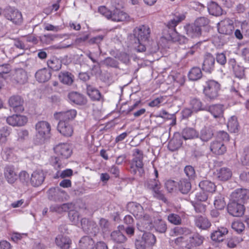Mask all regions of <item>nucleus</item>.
<instances>
[{"label":"nucleus","mask_w":249,"mask_h":249,"mask_svg":"<svg viewBox=\"0 0 249 249\" xmlns=\"http://www.w3.org/2000/svg\"><path fill=\"white\" fill-rule=\"evenodd\" d=\"M68 98L70 101L74 104L82 105L87 103L86 98L82 94L77 92H71L68 95Z\"/></svg>","instance_id":"obj_27"},{"label":"nucleus","mask_w":249,"mask_h":249,"mask_svg":"<svg viewBox=\"0 0 249 249\" xmlns=\"http://www.w3.org/2000/svg\"><path fill=\"white\" fill-rule=\"evenodd\" d=\"M94 246V241L89 236H83L78 243V247L80 249H92Z\"/></svg>","instance_id":"obj_29"},{"label":"nucleus","mask_w":249,"mask_h":249,"mask_svg":"<svg viewBox=\"0 0 249 249\" xmlns=\"http://www.w3.org/2000/svg\"><path fill=\"white\" fill-rule=\"evenodd\" d=\"M55 153L62 159H68L72 154L71 146L68 143H61L54 148Z\"/></svg>","instance_id":"obj_9"},{"label":"nucleus","mask_w":249,"mask_h":249,"mask_svg":"<svg viewBox=\"0 0 249 249\" xmlns=\"http://www.w3.org/2000/svg\"><path fill=\"white\" fill-rule=\"evenodd\" d=\"M203 241V237L198 234H194L189 238V242L185 246L186 249H194L201 245Z\"/></svg>","instance_id":"obj_23"},{"label":"nucleus","mask_w":249,"mask_h":249,"mask_svg":"<svg viewBox=\"0 0 249 249\" xmlns=\"http://www.w3.org/2000/svg\"><path fill=\"white\" fill-rule=\"evenodd\" d=\"M185 29L187 35L191 37H198L201 35V28L199 27L196 26L194 23L186 26Z\"/></svg>","instance_id":"obj_33"},{"label":"nucleus","mask_w":249,"mask_h":249,"mask_svg":"<svg viewBox=\"0 0 249 249\" xmlns=\"http://www.w3.org/2000/svg\"><path fill=\"white\" fill-rule=\"evenodd\" d=\"M215 58L211 54L206 55L202 65V70L204 71L211 73L214 69Z\"/></svg>","instance_id":"obj_20"},{"label":"nucleus","mask_w":249,"mask_h":249,"mask_svg":"<svg viewBox=\"0 0 249 249\" xmlns=\"http://www.w3.org/2000/svg\"><path fill=\"white\" fill-rule=\"evenodd\" d=\"M13 79L17 83L24 84L27 81V73L22 69L16 70Z\"/></svg>","instance_id":"obj_32"},{"label":"nucleus","mask_w":249,"mask_h":249,"mask_svg":"<svg viewBox=\"0 0 249 249\" xmlns=\"http://www.w3.org/2000/svg\"><path fill=\"white\" fill-rule=\"evenodd\" d=\"M19 178L20 180L23 183L27 184L30 183V176L25 171H22L19 173Z\"/></svg>","instance_id":"obj_64"},{"label":"nucleus","mask_w":249,"mask_h":249,"mask_svg":"<svg viewBox=\"0 0 249 249\" xmlns=\"http://www.w3.org/2000/svg\"><path fill=\"white\" fill-rule=\"evenodd\" d=\"M59 78L63 84L70 85L73 81V75L68 71H62L59 74Z\"/></svg>","instance_id":"obj_43"},{"label":"nucleus","mask_w":249,"mask_h":249,"mask_svg":"<svg viewBox=\"0 0 249 249\" xmlns=\"http://www.w3.org/2000/svg\"><path fill=\"white\" fill-rule=\"evenodd\" d=\"M51 76L50 72L46 68L37 71L35 74L36 80L39 82H45L50 79Z\"/></svg>","instance_id":"obj_34"},{"label":"nucleus","mask_w":249,"mask_h":249,"mask_svg":"<svg viewBox=\"0 0 249 249\" xmlns=\"http://www.w3.org/2000/svg\"><path fill=\"white\" fill-rule=\"evenodd\" d=\"M87 92L88 95L93 100H99L101 97L100 91L91 85L87 86Z\"/></svg>","instance_id":"obj_42"},{"label":"nucleus","mask_w":249,"mask_h":249,"mask_svg":"<svg viewBox=\"0 0 249 249\" xmlns=\"http://www.w3.org/2000/svg\"><path fill=\"white\" fill-rule=\"evenodd\" d=\"M208 10L210 14L214 16H219L222 14V9L217 3L211 1L208 5Z\"/></svg>","instance_id":"obj_38"},{"label":"nucleus","mask_w":249,"mask_h":249,"mask_svg":"<svg viewBox=\"0 0 249 249\" xmlns=\"http://www.w3.org/2000/svg\"><path fill=\"white\" fill-rule=\"evenodd\" d=\"M135 246L137 249H150L142 237L141 239L136 241Z\"/></svg>","instance_id":"obj_63"},{"label":"nucleus","mask_w":249,"mask_h":249,"mask_svg":"<svg viewBox=\"0 0 249 249\" xmlns=\"http://www.w3.org/2000/svg\"><path fill=\"white\" fill-rule=\"evenodd\" d=\"M147 186L149 189L153 191V195L155 197L166 202V199L160 190V185L158 180L155 179L148 181L147 183Z\"/></svg>","instance_id":"obj_12"},{"label":"nucleus","mask_w":249,"mask_h":249,"mask_svg":"<svg viewBox=\"0 0 249 249\" xmlns=\"http://www.w3.org/2000/svg\"><path fill=\"white\" fill-rule=\"evenodd\" d=\"M45 177L46 175L42 170H35L31 175L30 183L32 186L37 187L43 183Z\"/></svg>","instance_id":"obj_11"},{"label":"nucleus","mask_w":249,"mask_h":249,"mask_svg":"<svg viewBox=\"0 0 249 249\" xmlns=\"http://www.w3.org/2000/svg\"><path fill=\"white\" fill-rule=\"evenodd\" d=\"M228 231L226 228L221 227L211 234V239L215 241H223V236L228 233Z\"/></svg>","instance_id":"obj_40"},{"label":"nucleus","mask_w":249,"mask_h":249,"mask_svg":"<svg viewBox=\"0 0 249 249\" xmlns=\"http://www.w3.org/2000/svg\"><path fill=\"white\" fill-rule=\"evenodd\" d=\"M185 16L183 14H177L175 15L167 24V27L169 35L164 38L168 40H172L174 42H178L179 44L185 43L187 41V39L183 36L179 35L176 32L175 28L181 21L185 19Z\"/></svg>","instance_id":"obj_1"},{"label":"nucleus","mask_w":249,"mask_h":249,"mask_svg":"<svg viewBox=\"0 0 249 249\" xmlns=\"http://www.w3.org/2000/svg\"><path fill=\"white\" fill-rule=\"evenodd\" d=\"M227 127L231 132L236 133L237 132L239 124L236 116H232L229 119L227 123Z\"/></svg>","instance_id":"obj_45"},{"label":"nucleus","mask_w":249,"mask_h":249,"mask_svg":"<svg viewBox=\"0 0 249 249\" xmlns=\"http://www.w3.org/2000/svg\"><path fill=\"white\" fill-rule=\"evenodd\" d=\"M4 17L15 24H19L22 21V16L20 11L12 7L5 9L3 12Z\"/></svg>","instance_id":"obj_6"},{"label":"nucleus","mask_w":249,"mask_h":249,"mask_svg":"<svg viewBox=\"0 0 249 249\" xmlns=\"http://www.w3.org/2000/svg\"><path fill=\"white\" fill-rule=\"evenodd\" d=\"M27 120L26 117L20 115H13L6 119L7 123L13 126H23L26 124Z\"/></svg>","instance_id":"obj_16"},{"label":"nucleus","mask_w":249,"mask_h":249,"mask_svg":"<svg viewBox=\"0 0 249 249\" xmlns=\"http://www.w3.org/2000/svg\"><path fill=\"white\" fill-rule=\"evenodd\" d=\"M217 27L220 34L226 35H232L234 30L233 24L231 23L228 20H223L218 23Z\"/></svg>","instance_id":"obj_15"},{"label":"nucleus","mask_w":249,"mask_h":249,"mask_svg":"<svg viewBox=\"0 0 249 249\" xmlns=\"http://www.w3.org/2000/svg\"><path fill=\"white\" fill-rule=\"evenodd\" d=\"M213 135V129L209 127H205L201 130L199 138L202 141L207 142L212 139Z\"/></svg>","instance_id":"obj_41"},{"label":"nucleus","mask_w":249,"mask_h":249,"mask_svg":"<svg viewBox=\"0 0 249 249\" xmlns=\"http://www.w3.org/2000/svg\"><path fill=\"white\" fill-rule=\"evenodd\" d=\"M138 219L140 220V223H137V226L141 224L145 229L150 228L152 222V219L149 215L145 213L144 212L142 214V217L138 218Z\"/></svg>","instance_id":"obj_44"},{"label":"nucleus","mask_w":249,"mask_h":249,"mask_svg":"<svg viewBox=\"0 0 249 249\" xmlns=\"http://www.w3.org/2000/svg\"><path fill=\"white\" fill-rule=\"evenodd\" d=\"M56 35L53 34H47L42 36L40 37L41 42L45 44H50L56 37Z\"/></svg>","instance_id":"obj_55"},{"label":"nucleus","mask_w":249,"mask_h":249,"mask_svg":"<svg viewBox=\"0 0 249 249\" xmlns=\"http://www.w3.org/2000/svg\"><path fill=\"white\" fill-rule=\"evenodd\" d=\"M73 205L71 203H66L61 205L53 204L50 206V211L58 213L66 212L73 208Z\"/></svg>","instance_id":"obj_21"},{"label":"nucleus","mask_w":249,"mask_h":249,"mask_svg":"<svg viewBox=\"0 0 249 249\" xmlns=\"http://www.w3.org/2000/svg\"><path fill=\"white\" fill-rule=\"evenodd\" d=\"M198 132L193 128L186 127L182 132L181 137L185 140L193 139L198 138Z\"/></svg>","instance_id":"obj_36"},{"label":"nucleus","mask_w":249,"mask_h":249,"mask_svg":"<svg viewBox=\"0 0 249 249\" xmlns=\"http://www.w3.org/2000/svg\"><path fill=\"white\" fill-rule=\"evenodd\" d=\"M191 233V231L185 227H176L171 230L170 235L172 236H186Z\"/></svg>","instance_id":"obj_39"},{"label":"nucleus","mask_w":249,"mask_h":249,"mask_svg":"<svg viewBox=\"0 0 249 249\" xmlns=\"http://www.w3.org/2000/svg\"><path fill=\"white\" fill-rule=\"evenodd\" d=\"M202 72L198 67H193L188 73V78L190 80L195 81L199 79L202 77Z\"/></svg>","instance_id":"obj_46"},{"label":"nucleus","mask_w":249,"mask_h":249,"mask_svg":"<svg viewBox=\"0 0 249 249\" xmlns=\"http://www.w3.org/2000/svg\"><path fill=\"white\" fill-rule=\"evenodd\" d=\"M205 111L211 113L215 118H220L223 116L224 107L221 104L213 105L207 106Z\"/></svg>","instance_id":"obj_25"},{"label":"nucleus","mask_w":249,"mask_h":249,"mask_svg":"<svg viewBox=\"0 0 249 249\" xmlns=\"http://www.w3.org/2000/svg\"><path fill=\"white\" fill-rule=\"evenodd\" d=\"M199 187L202 191L213 193L216 190V185L214 182L209 180H203L199 183Z\"/></svg>","instance_id":"obj_31"},{"label":"nucleus","mask_w":249,"mask_h":249,"mask_svg":"<svg viewBox=\"0 0 249 249\" xmlns=\"http://www.w3.org/2000/svg\"><path fill=\"white\" fill-rule=\"evenodd\" d=\"M211 151L215 155H222L226 151V148L223 142L215 140L211 143Z\"/></svg>","instance_id":"obj_22"},{"label":"nucleus","mask_w":249,"mask_h":249,"mask_svg":"<svg viewBox=\"0 0 249 249\" xmlns=\"http://www.w3.org/2000/svg\"><path fill=\"white\" fill-rule=\"evenodd\" d=\"M23 100L18 95L11 96L9 99V106L15 112H21L23 110Z\"/></svg>","instance_id":"obj_18"},{"label":"nucleus","mask_w":249,"mask_h":249,"mask_svg":"<svg viewBox=\"0 0 249 249\" xmlns=\"http://www.w3.org/2000/svg\"><path fill=\"white\" fill-rule=\"evenodd\" d=\"M55 243L60 249H70L72 241L69 237L59 234L55 237Z\"/></svg>","instance_id":"obj_17"},{"label":"nucleus","mask_w":249,"mask_h":249,"mask_svg":"<svg viewBox=\"0 0 249 249\" xmlns=\"http://www.w3.org/2000/svg\"><path fill=\"white\" fill-rule=\"evenodd\" d=\"M179 191L184 194L188 193L191 188L190 182L187 179H182L178 183Z\"/></svg>","instance_id":"obj_49"},{"label":"nucleus","mask_w":249,"mask_h":249,"mask_svg":"<svg viewBox=\"0 0 249 249\" xmlns=\"http://www.w3.org/2000/svg\"><path fill=\"white\" fill-rule=\"evenodd\" d=\"M127 210L136 218L142 217L143 211V207L139 203L130 202L127 205Z\"/></svg>","instance_id":"obj_19"},{"label":"nucleus","mask_w":249,"mask_h":249,"mask_svg":"<svg viewBox=\"0 0 249 249\" xmlns=\"http://www.w3.org/2000/svg\"><path fill=\"white\" fill-rule=\"evenodd\" d=\"M195 223L197 227L202 230H207L211 226V224L208 219L202 216H196Z\"/></svg>","instance_id":"obj_35"},{"label":"nucleus","mask_w":249,"mask_h":249,"mask_svg":"<svg viewBox=\"0 0 249 249\" xmlns=\"http://www.w3.org/2000/svg\"><path fill=\"white\" fill-rule=\"evenodd\" d=\"M88 227V231H85V232L93 235H96L99 232V228L94 221H90Z\"/></svg>","instance_id":"obj_57"},{"label":"nucleus","mask_w":249,"mask_h":249,"mask_svg":"<svg viewBox=\"0 0 249 249\" xmlns=\"http://www.w3.org/2000/svg\"><path fill=\"white\" fill-rule=\"evenodd\" d=\"M241 161L243 165H249V148H245L241 157Z\"/></svg>","instance_id":"obj_59"},{"label":"nucleus","mask_w":249,"mask_h":249,"mask_svg":"<svg viewBox=\"0 0 249 249\" xmlns=\"http://www.w3.org/2000/svg\"><path fill=\"white\" fill-rule=\"evenodd\" d=\"M231 227L233 230L237 233L242 232L245 229V226L243 222L240 221H236L232 223Z\"/></svg>","instance_id":"obj_58"},{"label":"nucleus","mask_w":249,"mask_h":249,"mask_svg":"<svg viewBox=\"0 0 249 249\" xmlns=\"http://www.w3.org/2000/svg\"><path fill=\"white\" fill-rule=\"evenodd\" d=\"M76 114V110L71 109L55 113L54 118L60 123H69L75 118Z\"/></svg>","instance_id":"obj_7"},{"label":"nucleus","mask_w":249,"mask_h":249,"mask_svg":"<svg viewBox=\"0 0 249 249\" xmlns=\"http://www.w3.org/2000/svg\"><path fill=\"white\" fill-rule=\"evenodd\" d=\"M209 20L207 18L205 17H200L197 18L194 24L196 26L199 27L200 28H201V27L205 26L209 24Z\"/></svg>","instance_id":"obj_62"},{"label":"nucleus","mask_w":249,"mask_h":249,"mask_svg":"<svg viewBox=\"0 0 249 249\" xmlns=\"http://www.w3.org/2000/svg\"><path fill=\"white\" fill-rule=\"evenodd\" d=\"M190 105L194 112L206 110L207 106H203L200 99L197 98L192 99L190 101Z\"/></svg>","instance_id":"obj_37"},{"label":"nucleus","mask_w":249,"mask_h":249,"mask_svg":"<svg viewBox=\"0 0 249 249\" xmlns=\"http://www.w3.org/2000/svg\"><path fill=\"white\" fill-rule=\"evenodd\" d=\"M213 204L214 207L217 210H222L226 206L224 198L220 194L215 196Z\"/></svg>","instance_id":"obj_51"},{"label":"nucleus","mask_w":249,"mask_h":249,"mask_svg":"<svg viewBox=\"0 0 249 249\" xmlns=\"http://www.w3.org/2000/svg\"><path fill=\"white\" fill-rule=\"evenodd\" d=\"M235 76L239 79L243 78L245 76V69L243 67L238 66L232 69Z\"/></svg>","instance_id":"obj_61"},{"label":"nucleus","mask_w":249,"mask_h":249,"mask_svg":"<svg viewBox=\"0 0 249 249\" xmlns=\"http://www.w3.org/2000/svg\"><path fill=\"white\" fill-rule=\"evenodd\" d=\"M142 237L143 240L146 242L147 245L150 248L156 242L155 236L150 232H145L143 234Z\"/></svg>","instance_id":"obj_50"},{"label":"nucleus","mask_w":249,"mask_h":249,"mask_svg":"<svg viewBox=\"0 0 249 249\" xmlns=\"http://www.w3.org/2000/svg\"><path fill=\"white\" fill-rule=\"evenodd\" d=\"M168 221L175 225H180L181 223V219L179 215L175 213H170L168 216Z\"/></svg>","instance_id":"obj_56"},{"label":"nucleus","mask_w":249,"mask_h":249,"mask_svg":"<svg viewBox=\"0 0 249 249\" xmlns=\"http://www.w3.org/2000/svg\"><path fill=\"white\" fill-rule=\"evenodd\" d=\"M133 158L130 164V172L135 175L138 172L139 175L142 176L144 174L143 163V153L139 149H134L133 151Z\"/></svg>","instance_id":"obj_2"},{"label":"nucleus","mask_w":249,"mask_h":249,"mask_svg":"<svg viewBox=\"0 0 249 249\" xmlns=\"http://www.w3.org/2000/svg\"><path fill=\"white\" fill-rule=\"evenodd\" d=\"M58 131L65 137L71 136L73 132V129L69 123L58 122L57 125Z\"/></svg>","instance_id":"obj_24"},{"label":"nucleus","mask_w":249,"mask_h":249,"mask_svg":"<svg viewBox=\"0 0 249 249\" xmlns=\"http://www.w3.org/2000/svg\"><path fill=\"white\" fill-rule=\"evenodd\" d=\"M111 239L118 243L124 242L126 240L125 236L119 231H113L111 234Z\"/></svg>","instance_id":"obj_48"},{"label":"nucleus","mask_w":249,"mask_h":249,"mask_svg":"<svg viewBox=\"0 0 249 249\" xmlns=\"http://www.w3.org/2000/svg\"><path fill=\"white\" fill-rule=\"evenodd\" d=\"M182 144V137L179 134H175L168 143V149L171 151L178 150Z\"/></svg>","instance_id":"obj_28"},{"label":"nucleus","mask_w":249,"mask_h":249,"mask_svg":"<svg viewBox=\"0 0 249 249\" xmlns=\"http://www.w3.org/2000/svg\"><path fill=\"white\" fill-rule=\"evenodd\" d=\"M128 18V15L126 13L116 8L112 12L109 19L114 21L120 22L126 20Z\"/></svg>","instance_id":"obj_30"},{"label":"nucleus","mask_w":249,"mask_h":249,"mask_svg":"<svg viewBox=\"0 0 249 249\" xmlns=\"http://www.w3.org/2000/svg\"><path fill=\"white\" fill-rule=\"evenodd\" d=\"M242 241V239L239 237L233 236L231 238H228L226 240L227 246L230 248H233L236 245Z\"/></svg>","instance_id":"obj_54"},{"label":"nucleus","mask_w":249,"mask_h":249,"mask_svg":"<svg viewBox=\"0 0 249 249\" xmlns=\"http://www.w3.org/2000/svg\"><path fill=\"white\" fill-rule=\"evenodd\" d=\"M154 228L156 231L160 233H164L167 230L165 222L161 220H159L155 223Z\"/></svg>","instance_id":"obj_53"},{"label":"nucleus","mask_w":249,"mask_h":249,"mask_svg":"<svg viewBox=\"0 0 249 249\" xmlns=\"http://www.w3.org/2000/svg\"><path fill=\"white\" fill-rule=\"evenodd\" d=\"M232 172L231 170L227 167H222L216 170V177L220 181H226L231 178Z\"/></svg>","instance_id":"obj_26"},{"label":"nucleus","mask_w":249,"mask_h":249,"mask_svg":"<svg viewBox=\"0 0 249 249\" xmlns=\"http://www.w3.org/2000/svg\"><path fill=\"white\" fill-rule=\"evenodd\" d=\"M69 217L73 224L77 225L78 223L80 218L77 212L75 211H70L69 213Z\"/></svg>","instance_id":"obj_60"},{"label":"nucleus","mask_w":249,"mask_h":249,"mask_svg":"<svg viewBox=\"0 0 249 249\" xmlns=\"http://www.w3.org/2000/svg\"><path fill=\"white\" fill-rule=\"evenodd\" d=\"M10 134V128L8 126H4L0 129V142H5L7 137Z\"/></svg>","instance_id":"obj_52"},{"label":"nucleus","mask_w":249,"mask_h":249,"mask_svg":"<svg viewBox=\"0 0 249 249\" xmlns=\"http://www.w3.org/2000/svg\"><path fill=\"white\" fill-rule=\"evenodd\" d=\"M228 211L230 214L233 216H241L244 214V205L239 202L231 201L228 205Z\"/></svg>","instance_id":"obj_13"},{"label":"nucleus","mask_w":249,"mask_h":249,"mask_svg":"<svg viewBox=\"0 0 249 249\" xmlns=\"http://www.w3.org/2000/svg\"><path fill=\"white\" fill-rule=\"evenodd\" d=\"M36 134L35 141L36 144H41L48 137L51 131L50 124L46 121H40L36 125Z\"/></svg>","instance_id":"obj_3"},{"label":"nucleus","mask_w":249,"mask_h":249,"mask_svg":"<svg viewBox=\"0 0 249 249\" xmlns=\"http://www.w3.org/2000/svg\"><path fill=\"white\" fill-rule=\"evenodd\" d=\"M48 67L54 71H58L61 67V62L58 58L53 57L47 61Z\"/></svg>","instance_id":"obj_47"},{"label":"nucleus","mask_w":249,"mask_h":249,"mask_svg":"<svg viewBox=\"0 0 249 249\" xmlns=\"http://www.w3.org/2000/svg\"><path fill=\"white\" fill-rule=\"evenodd\" d=\"M220 89V84L214 80L207 81L204 86L203 92L205 95L210 100H214L218 96Z\"/></svg>","instance_id":"obj_4"},{"label":"nucleus","mask_w":249,"mask_h":249,"mask_svg":"<svg viewBox=\"0 0 249 249\" xmlns=\"http://www.w3.org/2000/svg\"><path fill=\"white\" fill-rule=\"evenodd\" d=\"M150 29L146 25H142L134 30V36L138 41L147 42L150 37Z\"/></svg>","instance_id":"obj_10"},{"label":"nucleus","mask_w":249,"mask_h":249,"mask_svg":"<svg viewBox=\"0 0 249 249\" xmlns=\"http://www.w3.org/2000/svg\"><path fill=\"white\" fill-rule=\"evenodd\" d=\"M49 199L55 202H62L68 200L69 196L67 193L58 188H50L48 192Z\"/></svg>","instance_id":"obj_5"},{"label":"nucleus","mask_w":249,"mask_h":249,"mask_svg":"<svg viewBox=\"0 0 249 249\" xmlns=\"http://www.w3.org/2000/svg\"><path fill=\"white\" fill-rule=\"evenodd\" d=\"M231 201L243 204L249 198V190L237 189L231 195Z\"/></svg>","instance_id":"obj_8"},{"label":"nucleus","mask_w":249,"mask_h":249,"mask_svg":"<svg viewBox=\"0 0 249 249\" xmlns=\"http://www.w3.org/2000/svg\"><path fill=\"white\" fill-rule=\"evenodd\" d=\"M3 174L6 180L10 184L14 183L17 179L15 168L13 165H6L4 168Z\"/></svg>","instance_id":"obj_14"}]
</instances>
